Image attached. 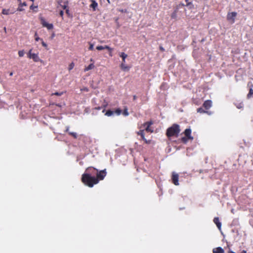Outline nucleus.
I'll return each instance as SVG.
<instances>
[{
  "mask_svg": "<svg viewBox=\"0 0 253 253\" xmlns=\"http://www.w3.org/2000/svg\"><path fill=\"white\" fill-rule=\"evenodd\" d=\"M125 62H122L121 65V68L124 70H128V68L126 66L125 64Z\"/></svg>",
  "mask_w": 253,
  "mask_h": 253,
  "instance_id": "25",
  "label": "nucleus"
},
{
  "mask_svg": "<svg viewBox=\"0 0 253 253\" xmlns=\"http://www.w3.org/2000/svg\"><path fill=\"white\" fill-rule=\"evenodd\" d=\"M137 97L136 95H133V100H135L136 99Z\"/></svg>",
  "mask_w": 253,
  "mask_h": 253,
  "instance_id": "50",
  "label": "nucleus"
},
{
  "mask_svg": "<svg viewBox=\"0 0 253 253\" xmlns=\"http://www.w3.org/2000/svg\"><path fill=\"white\" fill-rule=\"evenodd\" d=\"M24 51L23 50H19L18 51V55L19 57H23L24 55Z\"/></svg>",
  "mask_w": 253,
  "mask_h": 253,
  "instance_id": "31",
  "label": "nucleus"
},
{
  "mask_svg": "<svg viewBox=\"0 0 253 253\" xmlns=\"http://www.w3.org/2000/svg\"><path fill=\"white\" fill-rule=\"evenodd\" d=\"M82 182L89 187H92L98 183V180L95 176H90L87 173H83L81 178Z\"/></svg>",
  "mask_w": 253,
  "mask_h": 253,
  "instance_id": "1",
  "label": "nucleus"
},
{
  "mask_svg": "<svg viewBox=\"0 0 253 253\" xmlns=\"http://www.w3.org/2000/svg\"><path fill=\"white\" fill-rule=\"evenodd\" d=\"M34 8H37V6H34L33 5H32L30 6V8L31 9H33Z\"/></svg>",
  "mask_w": 253,
  "mask_h": 253,
  "instance_id": "45",
  "label": "nucleus"
},
{
  "mask_svg": "<svg viewBox=\"0 0 253 253\" xmlns=\"http://www.w3.org/2000/svg\"><path fill=\"white\" fill-rule=\"evenodd\" d=\"M30 0L32 1V2H34L35 1V0Z\"/></svg>",
  "mask_w": 253,
  "mask_h": 253,
  "instance_id": "58",
  "label": "nucleus"
},
{
  "mask_svg": "<svg viewBox=\"0 0 253 253\" xmlns=\"http://www.w3.org/2000/svg\"><path fill=\"white\" fill-rule=\"evenodd\" d=\"M94 68V65L93 63L90 64L88 66L86 67L84 69V72L88 71L90 70L93 69Z\"/></svg>",
  "mask_w": 253,
  "mask_h": 253,
  "instance_id": "19",
  "label": "nucleus"
},
{
  "mask_svg": "<svg viewBox=\"0 0 253 253\" xmlns=\"http://www.w3.org/2000/svg\"><path fill=\"white\" fill-rule=\"evenodd\" d=\"M179 4H180V7L181 6H185V5L184 4H183V3H180Z\"/></svg>",
  "mask_w": 253,
  "mask_h": 253,
  "instance_id": "52",
  "label": "nucleus"
},
{
  "mask_svg": "<svg viewBox=\"0 0 253 253\" xmlns=\"http://www.w3.org/2000/svg\"><path fill=\"white\" fill-rule=\"evenodd\" d=\"M185 0V1H186V3H187V2H189V1H188V0Z\"/></svg>",
  "mask_w": 253,
  "mask_h": 253,
  "instance_id": "57",
  "label": "nucleus"
},
{
  "mask_svg": "<svg viewBox=\"0 0 253 253\" xmlns=\"http://www.w3.org/2000/svg\"><path fill=\"white\" fill-rule=\"evenodd\" d=\"M65 131H66V132H68V133H69V132H70V131H69V126H67V127H66V129Z\"/></svg>",
  "mask_w": 253,
  "mask_h": 253,
  "instance_id": "46",
  "label": "nucleus"
},
{
  "mask_svg": "<svg viewBox=\"0 0 253 253\" xmlns=\"http://www.w3.org/2000/svg\"><path fill=\"white\" fill-rule=\"evenodd\" d=\"M2 14L4 15H8L10 14L14 13L13 12H10L9 9H3L2 10Z\"/></svg>",
  "mask_w": 253,
  "mask_h": 253,
  "instance_id": "18",
  "label": "nucleus"
},
{
  "mask_svg": "<svg viewBox=\"0 0 253 253\" xmlns=\"http://www.w3.org/2000/svg\"><path fill=\"white\" fill-rule=\"evenodd\" d=\"M57 3L63 9L68 7L69 1L68 0H58Z\"/></svg>",
  "mask_w": 253,
  "mask_h": 253,
  "instance_id": "8",
  "label": "nucleus"
},
{
  "mask_svg": "<svg viewBox=\"0 0 253 253\" xmlns=\"http://www.w3.org/2000/svg\"><path fill=\"white\" fill-rule=\"evenodd\" d=\"M191 129L190 128H186L184 131L183 132V133L185 135V136L187 137V138H189L190 140H193V137L191 136Z\"/></svg>",
  "mask_w": 253,
  "mask_h": 253,
  "instance_id": "12",
  "label": "nucleus"
},
{
  "mask_svg": "<svg viewBox=\"0 0 253 253\" xmlns=\"http://www.w3.org/2000/svg\"><path fill=\"white\" fill-rule=\"evenodd\" d=\"M101 108H102V107H95V109L96 110H100Z\"/></svg>",
  "mask_w": 253,
  "mask_h": 253,
  "instance_id": "47",
  "label": "nucleus"
},
{
  "mask_svg": "<svg viewBox=\"0 0 253 253\" xmlns=\"http://www.w3.org/2000/svg\"><path fill=\"white\" fill-rule=\"evenodd\" d=\"M19 7H22V6H27V3L26 2H20L19 3Z\"/></svg>",
  "mask_w": 253,
  "mask_h": 253,
  "instance_id": "36",
  "label": "nucleus"
},
{
  "mask_svg": "<svg viewBox=\"0 0 253 253\" xmlns=\"http://www.w3.org/2000/svg\"><path fill=\"white\" fill-rule=\"evenodd\" d=\"M178 179H179L178 174L177 173H175V172H173L172 173L171 180H172V183L175 185H179Z\"/></svg>",
  "mask_w": 253,
  "mask_h": 253,
  "instance_id": "9",
  "label": "nucleus"
},
{
  "mask_svg": "<svg viewBox=\"0 0 253 253\" xmlns=\"http://www.w3.org/2000/svg\"><path fill=\"white\" fill-rule=\"evenodd\" d=\"M97 169L92 167H89L86 169L84 173L88 174L90 176H95L97 173Z\"/></svg>",
  "mask_w": 253,
  "mask_h": 253,
  "instance_id": "5",
  "label": "nucleus"
},
{
  "mask_svg": "<svg viewBox=\"0 0 253 253\" xmlns=\"http://www.w3.org/2000/svg\"><path fill=\"white\" fill-rule=\"evenodd\" d=\"M35 40H36V41H39V40H41V39H40V38L38 37V34H37V32H36V33H35Z\"/></svg>",
  "mask_w": 253,
  "mask_h": 253,
  "instance_id": "34",
  "label": "nucleus"
},
{
  "mask_svg": "<svg viewBox=\"0 0 253 253\" xmlns=\"http://www.w3.org/2000/svg\"><path fill=\"white\" fill-rule=\"evenodd\" d=\"M32 49H31L28 53V57L29 58L32 59L35 62H39L40 59L38 54L32 53Z\"/></svg>",
  "mask_w": 253,
  "mask_h": 253,
  "instance_id": "6",
  "label": "nucleus"
},
{
  "mask_svg": "<svg viewBox=\"0 0 253 253\" xmlns=\"http://www.w3.org/2000/svg\"><path fill=\"white\" fill-rule=\"evenodd\" d=\"M241 253H247V252H246V251H245V250H243V251H242L241 252Z\"/></svg>",
  "mask_w": 253,
  "mask_h": 253,
  "instance_id": "54",
  "label": "nucleus"
},
{
  "mask_svg": "<svg viewBox=\"0 0 253 253\" xmlns=\"http://www.w3.org/2000/svg\"><path fill=\"white\" fill-rule=\"evenodd\" d=\"M185 6H187L189 9L194 8V5L191 2H187V3L185 4Z\"/></svg>",
  "mask_w": 253,
  "mask_h": 253,
  "instance_id": "22",
  "label": "nucleus"
},
{
  "mask_svg": "<svg viewBox=\"0 0 253 253\" xmlns=\"http://www.w3.org/2000/svg\"><path fill=\"white\" fill-rule=\"evenodd\" d=\"M89 47H88V49L89 50H93V49H94V48H93V46H94L93 44H92V43H91L90 42H89Z\"/></svg>",
  "mask_w": 253,
  "mask_h": 253,
  "instance_id": "35",
  "label": "nucleus"
},
{
  "mask_svg": "<svg viewBox=\"0 0 253 253\" xmlns=\"http://www.w3.org/2000/svg\"><path fill=\"white\" fill-rule=\"evenodd\" d=\"M188 140H190L189 138H187L186 136L181 138V141L182 142L185 143L187 142Z\"/></svg>",
  "mask_w": 253,
  "mask_h": 253,
  "instance_id": "30",
  "label": "nucleus"
},
{
  "mask_svg": "<svg viewBox=\"0 0 253 253\" xmlns=\"http://www.w3.org/2000/svg\"><path fill=\"white\" fill-rule=\"evenodd\" d=\"M59 15L61 17L63 18L64 15V11L63 10H60V11L59 12Z\"/></svg>",
  "mask_w": 253,
  "mask_h": 253,
  "instance_id": "41",
  "label": "nucleus"
},
{
  "mask_svg": "<svg viewBox=\"0 0 253 253\" xmlns=\"http://www.w3.org/2000/svg\"><path fill=\"white\" fill-rule=\"evenodd\" d=\"M153 124L152 121L145 122L143 124V126L145 127V130L147 132H153V130L151 129L150 126Z\"/></svg>",
  "mask_w": 253,
  "mask_h": 253,
  "instance_id": "10",
  "label": "nucleus"
},
{
  "mask_svg": "<svg viewBox=\"0 0 253 253\" xmlns=\"http://www.w3.org/2000/svg\"><path fill=\"white\" fill-rule=\"evenodd\" d=\"M54 36H55V35L54 33H53L52 35V36H51V38H53Z\"/></svg>",
  "mask_w": 253,
  "mask_h": 253,
  "instance_id": "55",
  "label": "nucleus"
},
{
  "mask_svg": "<svg viewBox=\"0 0 253 253\" xmlns=\"http://www.w3.org/2000/svg\"><path fill=\"white\" fill-rule=\"evenodd\" d=\"M63 94V92H56L54 93H52V95H57V96H61Z\"/></svg>",
  "mask_w": 253,
  "mask_h": 253,
  "instance_id": "37",
  "label": "nucleus"
},
{
  "mask_svg": "<svg viewBox=\"0 0 253 253\" xmlns=\"http://www.w3.org/2000/svg\"><path fill=\"white\" fill-rule=\"evenodd\" d=\"M17 10H18V11H23V9H22V8H21L19 7V8L17 9Z\"/></svg>",
  "mask_w": 253,
  "mask_h": 253,
  "instance_id": "49",
  "label": "nucleus"
},
{
  "mask_svg": "<svg viewBox=\"0 0 253 253\" xmlns=\"http://www.w3.org/2000/svg\"><path fill=\"white\" fill-rule=\"evenodd\" d=\"M69 134L71 136H72L74 138H77V134L76 132H69Z\"/></svg>",
  "mask_w": 253,
  "mask_h": 253,
  "instance_id": "26",
  "label": "nucleus"
},
{
  "mask_svg": "<svg viewBox=\"0 0 253 253\" xmlns=\"http://www.w3.org/2000/svg\"><path fill=\"white\" fill-rule=\"evenodd\" d=\"M103 48H104V49H105L108 50L110 52V55L112 56L111 52H112V51L113 50V49L112 48H111L108 45H105L104 46H103Z\"/></svg>",
  "mask_w": 253,
  "mask_h": 253,
  "instance_id": "24",
  "label": "nucleus"
},
{
  "mask_svg": "<svg viewBox=\"0 0 253 253\" xmlns=\"http://www.w3.org/2000/svg\"><path fill=\"white\" fill-rule=\"evenodd\" d=\"M160 49L161 51H162L163 52L165 51L164 48L163 46H160Z\"/></svg>",
  "mask_w": 253,
  "mask_h": 253,
  "instance_id": "44",
  "label": "nucleus"
},
{
  "mask_svg": "<svg viewBox=\"0 0 253 253\" xmlns=\"http://www.w3.org/2000/svg\"><path fill=\"white\" fill-rule=\"evenodd\" d=\"M114 112V114H116L117 115H120L121 114V112H122V110L119 109V108H118Z\"/></svg>",
  "mask_w": 253,
  "mask_h": 253,
  "instance_id": "29",
  "label": "nucleus"
},
{
  "mask_svg": "<svg viewBox=\"0 0 253 253\" xmlns=\"http://www.w3.org/2000/svg\"><path fill=\"white\" fill-rule=\"evenodd\" d=\"M180 132V126L178 124H173L169 127L166 131V135L168 138L175 136L177 137Z\"/></svg>",
  "mask_w": 253,
  "mask_h": 253,
  "instance_id": "2",
  "label": "nucleus"
},
{
  "mask_svg": "<svg viewBox=\"0 0 253 253\" xmlns=\"http://www.w3.org/2000/svg\"><path fill=\"white\" fill-rule=\"evenodd\" d=\"M213 222L216 225L218 229L220 230L221 228V223L219 221V218L215 217L213 219Z\"/></svg>",
  "mask_w": 253,
  "mask_h": 253,
  "instance_id": "13",
  "label": "nucleus"
},
{
  "mask_svg": "<svg viewBox=\"0 0 253 253\" xmlns=\"http://www.w3.org/2000/svg\"><path fill=\"white\" fill-rule=\"evenodd\" d=\"M13 73L12 72H11L10 73H9V76H13Z\"/></svg>",
  "mask_w": 253,
  "mask_h": 253,
  "instance_id": "51",
  "label": "nucleus"
},
{
  "mask_svg": "<svg viewBox=\"0 0 253 253\" xmlns=\"http://www.w3.org/2000/svg\"><path fill=\"white\" fill-rule=\"evenodd\" d=\"M102 112H105V109H104Z\"/></svg>",
  "mask_w": 253,
  "mask_h": 253,
  "instance_id": "61",
  "label": "nucleus"
},
{
  "mask_svg": "<svg viewBox=\"0 0 253 253\" xmlns=\"http://www.w3.org/2000/svg\"><path fill=\"white\" fill-rule=\"evenodd\" d=\"M96 49L98 50H103L104 49V48H103V46H101V45H99V46H97L96 47Z\"/></svg>",
  "mask_w": 253,
  "mask_h": 253,
  "instance_id": "38",
  "label": "nucleus"
},
{
  "mask_svg": "<svg viewBox=\"0 0 253 253\" xmlns=\"http://www.w3.org/2000/svg\"><path fill=\"white\" fill-rule=\"evenodd\" d=\"M114 114V112L110 110H107L105 115L107 116L110 117Z\"/></svg>",
  "mask_w": 253,
  "mask_h": 253,
  "instance_id": "23",
  "label": "nucleus"
},
{
  "mask_svg": "<svg viewBox=\"0 0 253 253\" xmlns=\"http://www.w3.org/2000/svg\"><path fill=\"white\" fill-rule=\"evenodd\" d=\"M229 253H235L234 252H233L232 251L229 250Z\"/></svg>",
  "mask_w": 253,
  "mask_h": 253,
  "instance_id": "53",
  "label": "nucleus"
},
{
  "mask_svg": "<svg viewBox=\"0 0 253 253\" xmlns=\"http://www.w3.org/2000/svg\"><path fill=\"white\" fill-rule=\"evenodd\" d=\"M213 253H223L224 250L221 247L214 248L212 250Z\"/></svg>",
  "mask_w": 253,
  "mask_h": 253,
  "instance_id": "15",
  "label": "nucleus"
},
{
  "mask_svg": "<svg viewBox=\"0 0 253 253\" xmlns=\"http://www.w3.org/2000/svg\"><path fill=\"white\" fill-rule=\"evenodd\" d=\"M42 41V45L45 48L47 49V44L44 42V41L42 40V39H41Z\"/></svg>",
  "mask_w": 253,
  "mask_h": 253,
  "instance_id": "33",
  "label": "nucleus"
},
{
  "mask_svg": "<svg viewBox=\"0 0 253 253\" xmlns=\"http://www.w3.org/2000/svg\"><path fill=\"white\" fill-rule=\"evenodd\" d=\"M120 12H125V13H126L127 12V10L126 9H119L118 10Z\"/></svg>",
  "mask_w": 253,
  "mask_h": 253,
  "instance_id": "40",
  "label": "nucleus"
},
{
  "mask_svg": "<svg viewBox=\"0 0 253 253\" xmlns=\"http://www.w3.org/2000/svg\"><path fill=\"white\" fill-rule=\"evenodd\" d=\"M137 133L138 135L141 136L142 139H144L145 134L144 129L140 130L139 131L137 132Z\"/></svg>",
  "mask_w": 253,
  "mask_h": 253,
  "instance_id": "20",
  "label": "nucleus"
},
{
  "mask_svg": "<svg viewBox=\"0 0 253 253\" xmlns=\"http://www.w3.org/2000/svg\"><path fill=\"white\" fill-rule=\"evenodd\" d=\"M98 6V3L94 0H91V4L90 5V7L93 9V11L96 10Z\"/></svg>",
  "mask_w": 253,
  "mask_h": 253,
  "instance_id": "16",
  "label": "nucleus"
},
{
  "mask_svg": "<svg viewBox=\"0 0 253 253\" xmlns=\"http://www.w3.org/2000/svg\"><path fill=\"white\" fill-rule=\"evenodd\" d=\"M142 140L146 144H150L151 143V140H147L145 137H144V139H142Z\"/></svg>",
  "mask_w": 253,
  "mask_h": 253,
  "instance_id": "39",
  "label": "nucleus"
},
{
  "mask_svg": "<svg viewBox=\"0 0 253 253\" xmlns=\"http://www.w3.org/2000/svg\"><path fill=\"white\" fill-rule=\"evenodd\" d=\"M123 115H124V116H128V111H127V108H126L124 109V111H123Z\"/></svg>",
  "mask_w": 253,
  "mask_h": 253,
  "instance_id": "32",
  "label": "nucleus"
},
{
  "mask_svg": "<svg viewBox=\"0 0 253 253\" xmlns=\"http://www.w3.org/2000/svg\"><path fill=\"white\" fill-rule=\"evenodd\" d=\"M237 15L236 12H229L227 15V19L231 23L235 22V19Z\"/></svg>",
  "mask_w": 253,
  "mask_h": 253,
  "instance_id": "7",
  "label": "nucleus"
},
{
  "mask_svg": "<svg viewBox=\"0 0 253 253\" xmlns=\"http://www.w3.org/2000/svg\"><path fill=\"white\" fill-rule=\"evenodd\" d=\"M237 107H238V108H240L241 107H240V106H238Z\"/></svg>",
  "mask_w": 253,
  "mask_h": 253,
  "instance_id": "60",
  "label": "nucleus"
},
{
  "mask_svg": "<svg viewBox=\"0 0 253 253\" xmlns=\"http://www.w3.org/2000/svg\"><path fill=\"white\" fill-rule=\"evenodd\" d=\"M120 56L122 58V62H125V59L127 57V55L125 52H121L120 54Z\"/></svg>",
  "mask_w": 253,
  "mask_h": 253,
  "instance_id": "21",
  "label": "nucleus"
},
{
  "mask_svg": "<svg viewBox=\"0 0 253 253\" xmlns=\"http://www.w3.org/2000/svg\"><path fill=\"white\" fill-rule=\"evenodd\" d=\"M107 1L108 3H111L110 0H107Z\"/></svg>",
  "mask_w": 253,
  "mask_h": 253,
  "instance_id": "56",
  "label": "nucleus"
},
{
  "mask_svg": "<svg viewBox=\"0 0 253 253\" xmlns=\"http://www.w3.org/2000/svg\"><path fill=\"white\" fill-rule=\"evenodd\" d=\"M249 92L247 94V98L250 99L252 96L253 95V84H251L250 86Z\"/></svg>",
  "mask_w": 253,
  "mask_h": 253,
  "instance_id": "17",
  "label": "nucleus"
},
{
  "mask_svg": "<svg viewBox=\"0 0 253 253\" xmlns=\"http://www.w3.org/2000/svg\"><path fill=\"white\" fill-rule=\"evenodd\" d=\"M39 19L42 27H46L49 30L53 29V24L47 23L44 17H40Z\"/></svg>",
  "mask_w": 253,
  "mask_h": 253,
  "instance_id": "3",
  "label": "nucleus"
},
{
  "mask_svg": "<svg viewBox=\"0 0 253 253\" xmlns=\"http://www.w3.org/2000/svg\"><path fill=\"white\" fill-rule=\"evenodd\" d=\"M65 12H66V13L68 15L69 14V7H67L66 9H65Z\"/></svg>",
  "mask_w": 253,
  "mask_h": 253,
  "instance_id": "42",
  "label": "nucleus"
},
{
  "mask_svg": "<svg viewBox=\"0 0 253 253\" xmlns=\"http://www.w3.org/2000/svg\"><path fill=\"white\" fill-rule=\"evenodd\" d=\"M211 106L212 101L210 100H207V114H208L209 115H211L212 113L211 112H209L207 111V110L211 108Z\"/></svg>",
  "mask_w": 253,
  "mask_h": 253,
  "instance_id": "14",
  "label": "nucleus"
},
{
  "mask_svg": "<svg viewBox=\"0 0 253 253\" xmlns=\"http://www.w3.org/2000/svg\"><path fill=\"white\" fill-rule=\"evenodd\" d=\"M81 90L88 91V89L87 87H84V88L81 89Z\"/></svg>",
  "mask_w": 253,
  "mask_h": 253,
  "instance_id": "43",
  "label": "nucleus"
},
{
  "mask_svg": "<svg viewBox=\"0 0 253 253\" xmlns=\"http://www.w3.org/2000/svg\"><path fill=\"white\" fill-rule=\"evenodd\" d=\"M18 1H19L20 3L21 2V0H18Z\"/></svg>",
  "mask_w": 253,
  "mask_h": 253,
  "instance_id": "59",
  "label": "nucleus"
},
{
  "mask_svg": "<svg viewBox=\"0 0 253 253\" xmlns=\"http://www.w3.org/2000/svg\"><path fill=\"white\" fill-rule=\"evenodd\" d=\"M203 107L205 109L206 108V101H205L203 104Z\"/></svg>",
  "mask_w": 253,
  "mask_h": 253,
  "instance_id": "48",
  "label": "nucleus"
},
{
  "mask_svg": "<svg viewBox=\"0 0 253 253\" xmlns=\"http://www.w3.org/2000/svg\"><path fill=\"white\" fill-rule=\"evenodd\" d=\"M74 66H75L74 63V62L71 63L70 64V65H69V67H68L69 71L72 70L74 68Z\"/></svg>",
  "mask_w": 253,
  "mask_h": 253,
  "instance_id": "27",
  "label": "nucleus"
},
{
  "mask_svg": "<svg viewBox=\"0 0 253 253\" xmlns=\"http://www.w3.org/2000/svg\"><path fill=\"white\" fill-rule=\"evenodd\" d=\"M180 7V4H178L174 7V11L171 13L170 17L172 19H176L177 18V13L178 11L179 8Z\"/></svg>",
  "mask_w": 253,
  "mask_h": 253,
  "instance_id": "11",
  "label": "nucleus"
},
{
  "mask_svg": "<svg viewBox=\"0 0 253 253\" xmlns=\"http://www.w3.org/2000/svg\"><path fill=\"white\" fill-rule=\"evenodd\" d=\"M197 112L200 113H203L206 112V111L203 108L200 107L197 109Z\"/></svg>",
  "mask_w": 253,
  "mask_h": 253,
  "instance_id": "28",
  "label": "nucleus"
},
{
  "mask_svg": "<svg viewBox=\"0 0 253 253\" xmlns=\"http://www.w3.org/2000/svg\"><path fill=\"white\" fill-rule=\"evenodd\" d=\"M107 174V172L106 171V169H104L102 170L98 171L97 170V173L96 175L95 178L98 180V183L100 180H102L105 178Z\"/></svg>",
  "mask_w": 253,
  "mask_h": 253,
  "instance_id": "4",
  "label": "nucleus"
}]
</instances>
